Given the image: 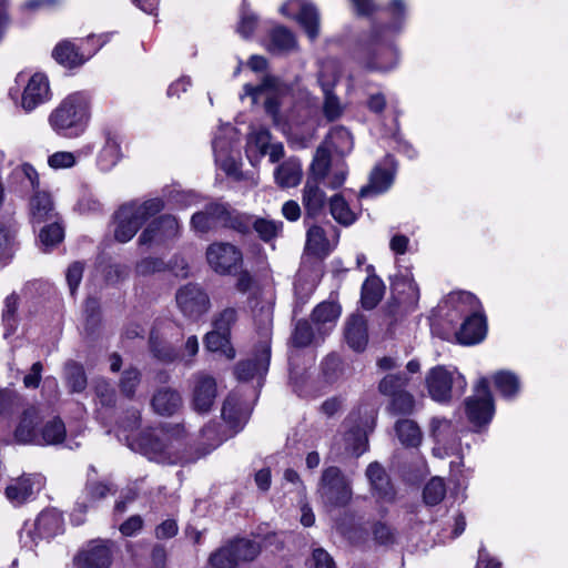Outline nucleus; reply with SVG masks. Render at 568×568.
I'll return each instance as SVG.
<instances>
[{
    "label": "nucleus",
    "instance_id": "obj_1",
    "mask_svg": "<svg viewBox=\"0 0 568 568\" xmlns=\"http://www.w3.org/2000/svg\"><path fill=\"white\" fill-rule=\"evenodd\" d=\"M140 422L139 410L129 412L119 426L118 437L124 439L132 450L144 455L150 460L168 464L185 460L182 455L184 429L180 425L145 430L135 436L133 432L139 428Z\"/></svg>",
    "mask_w": 568,
    "mask_h": 568
},
{
    "label": "nucleus",
    "instance_id": "obj_2",
    "mask_svg": "<svg viewBox=\"0 0 568 568\" xmlns=\"http://www.w3.org/2000/svg\"><path fill=\"white\" fill-rule=\"evenodd\" d=\"M42 422L39 406L26 404L16 392L0 390V443L34 445Z\"/></svg>",
    "mask_w": 568,
    "mask_h": 568
},
{
    "label": "nucleus",
    "instance_id": "obj_3",
    "mask_svg": "<svg viewBox=\"0 0 568 568\" xmlns=\"http://www.w3.org/2000/svg\"><path fill=\"white\" fill-rule=\"evenodd\" d=\"M92 110L91 95L75 91L63 98L48 115L52 132L63 139L82 136L90 124Z\"/></svg>",
    "mask_w": 568,
    "mask_h": 568
},
{
    "label": "nucleus",
    "instance_id": "obj_4",
    "mask_svg": "<svg viewBox=\"0 0 568 568\" xmlns=\"http://www.w3.org/2000/svg\"><path fill=\"white\" fill-rule=\"evenodd\" d=\"M394 37L369 28L362 33L355 50V60L364 70L381 74L397 69L400 51Z\"/></svg>",
    "mask_w": 568,
    "mask_h": 568
},
{
    "label": "nucleus",
    "instance_id": "obj_5",
    "mask_svg": "<svg viewBox=\"0 0 568 568\" xmlns=\"http://www.w3.org/2000/svg\"><path fill=\"white\" fill-rule=\"evenodd\" d=\"M161 197L133 200L122 204L114 213V239L120 243L131 241L150 219L164 209Z\"/></svg>",
    "mask_w": 568,
    "mask_h": 568
},
{
    "label": "nucleus",
    "instance_id": "obj_6",
    "mask_svg": "<svg viewBox=\"0 0 568 568\" xmlns=\"http://www.w3.org/2000/svg\"><path fill=\"white\" fill-rule=\"evenodd\" d=\"M241 99L251 98L252 104L263 102L265 112L272 118L273 123L282 132L292 130L294 120L281 114L282 98L287 93L288 88L278 78L265 75L257 85L245 84Z\"/></svg>",
    "mask_w": 568,
    "mask_h": 568
},
{
    "label": "nucleus",
    "instance_id": "obj_7",
    "mask_svg": "<svg viewBox=\"0 0 568 568\" xmlns=\"http://www.w3.org/2000/svg\"><path fill=\"white\" fill-rule=\"evenodd\" d=\"M481 308L479 300L470 292H452L437 306L432 316V328L439 334V329L450 331L462 318L470 312ZM445 337L446 332L440 333Z\"/></svg>",
    "mask_w": 568,
    "mask_h": 568
},
{
    "label": "nucleus",
    "instance_id": "obj_8",
    "mask_svg": "<svg viewBox=\"0 0 568 568\" xmlns=\"http://www.w3.org/2000/svg\"><path fill=\"white\" fill-rule=\"evenodd\" d=\"M14 84L10 88L9 95L13 101H19L20 108L26 113L34 111L52 98L49 79L42 72H19Z\"/></svg>",
    "mask_w": 568,
    "mask_h": 568
},
{
    "label": "nucleus",
    "instance_id": "obj_9",
    "mask_svg": "<svg viewBox=\"0 0 568 568\" xmlns=\"http://www.w3.org/2000/svg\"><path fill=\"white\" fill-rule=\"evenodd\" d=\"M425 385L433 400L447 404L464 394L467 381L456 367L437 365L426 373Z\"/></svg>",
    "mask_w": 568,
    "mask_h": 568
},
{
    "label": "nucleus",
    "instance_id": "obj_10",
    "mask_svg": "<svg viewBox=\"0 0 568 568\" xmlns=\"http://www.w3.org/2000/svg\"><path fill=\"white\" fill-rule=\"evenodd\" d=\"M237 144V130L230 123H222L215 131L212 140L215 163L227 175L240 179V153Z\"/></svg>",
    "mask_w": 568,
    "mask_h": 568
},
{
    "label": "nucleus",
    "instance_id": "obj_11",
    "mask_svg": "<svg viewBox=\"0 0 568 568\" xmlns=\"http://www.w3.org/2000/svg\"><path fill=\"white\" fill-rule=\"evenodd\" d=\"M112 36V32L92 34L82 40L79 45L68 40L62 41L53 49L52 57L64 67H80L108 43Z\"/></svg>",
    "mask_w": 568,
    "mask_h": 568
},
{
    "label": "nucleus",
    "instance_id": "obj_12",
    "mask_svg": "<svg viewBox=\"0 0 568 568\" xmlns=\"http://www.w3.org/2000/svg\"><path fill=\"white\" fill-rule=\"evenodd\" d=\"M465 413L475 432H481L493 420L495 403L487 377L477 381L475 394L465 400Z\"/></svg>",
    "mask_w": 568,
    "mask_h": 568
},
{
    "label": "nucleus",
    "instance_id": "obj_13",
    "mask_svg": "<svg viewBox=\"0 0 568 568\" xmlns=\"http://www.w3.org/2000/svg\"><path fill=\"white\" fill-rule=\"evenodd\" d=\"M318 494L326 507H345L352 499L351 480L335 466L323 470Z\"/></svg>",
    "mask_w": 568,
    "mask_h": 568
},
{
    "label": "nucleus",
    "instance_id": "obj_14",
    "mask_svg": "<svg viewBox=\"0 0 568 568\" xmlns=\"http://www.w3.org/2000/svg\"><path fill=\"white\" fill-rule=\"evenodd\" d=\"M63 531L62 514L48 508L42 510L32 524H26L20 532V540L24 547L31 548L38 540L51 539Z\"/></svg>",
    "mask_w": 568,
    "mask_h": 568
},
{
    "label": "nucleus",
    "instance_id": "obj_15",
    "mask_svg": "<svg viewBox=\"0 0 568 568\" xmlns=\"http://www.w3.org/2000/svg\"><path fill=\"white\" fill-rule=\"evenodd\" d=\"M341 75L339 63L335 59H327L321 63L318 71V83L324 93L323 112L328 121L338 119L344 111L339 99L333 94V88Z\"/></svg>",
    "mask_w": 568,
    "mask_h": 568
},
{
    "label": "nucleus",
    "instance_id": "obj_16",
    "mask_svg": "<svg viewBox=\"0 0 568 568\" xmlns=\"http://www.w3.org/2000/svg\"><path fill=\"white\" fill-rule=\"evenodd\" d=\"M181 225L178 219L171 214L161 215L143 229L138 239L140 246H165L169 242L179 237Z\"/></svg>",
    "mask_w": 568,
    "mask_h": 568
},
{
    "label": "nucleus",
    "instance_id": "obj_17",
    "mask_svg": "<svg viewBox=\"0 0 568 568\" xmlns=\"http://www.w3.org/2000/svg\"><path fill=\"white\" fill-rule=\"evenodd\" d=\"M358 417L359 412L348 416L345 422L347 430L344 435L345 450L357 457L367 450V433L374 429L377 413L376 410H372L361 423H358Z\"/></svg>",
    "mask_w": 568,
    "mask_h": 568
},
{
    "label": "nucleus",
    "instance_id": "obj_18",
    "mask_svg": "<svg viewBox=\"0 0 568 568\" xmlns=\"http://www.w3.org/2000/svg\"><path fill=\"white\" fill-rule=\"evenodd\" d=\"M176 305L184 317L197 321L205 315L211 302L206 292L197 284H186L175 294Z\"/></svg>",
    "mask_w": 568,
    "mask_h": 568
},
{
    "label": "nucleus",
    "instance_id": "obj_19",
    "mask_svg": "<svg viewBox=\"0 0 568 568\" xmlns=\"http://www.w3.org/2000/svg\"><path fill=\"white\" fill-rule=\"evenodd\" d=\"M280 12L291 19L296 20L313 41L320 34V13L314 3L308 0H287Z\"/></svg>",
    "mask_w": 568,
    "mask_h": 568
},
{
    "label": "nucleus",
    "instance_id": "obj_20",
    "mask_svg": "<svg viewBox=\"0 0 568 568\" xmlns=\"http://www.w3.org/2000/svg\"><path fill=\"white\" fill-rule=\"evenodd\" d=\"M44 484L45 479L41 474H23L9 480L4 496L12 506L19 507L33 500Z\"/></svg>",
    "mask_w": 568,
    "mask_h": 568
},
{
    "label": "nucleus",
    "instance_id": "obj_21",
    "mask_svg": "<svg viewBox=\"0 0 568 568\" xmlns=\"http://www.w3.org/2000/svg\"><path fill=\"white\" fill-rule=\"evenodd\" d=\"M206 261L214 272L231 274L242 265L243 256L235 245L215 242L206 250Z\"/></svg>",
    "mask_w": 568,
    "mask_h": 568
},
{
    "label": "nucleus",
    "instance_id": "obj_22",
    "mask_svg": "<svg viewBox=\"0 0 568 568\" xmlns=\"http://www.w3.org/2000/svg\"><path fill=\"white\" fill-rule=\"evenodd\" d=\"M386 22H374L372 29L378 30L389 37L398 38L405 30L409 7L406 0H388L382 8Z\"/></svg>",
    "mask_w": 568,
    "mask_h": 568
},
{
    "label": "nucleus",
    "instance_id": "obj_23",
    "mask_svg": "<svg viewBox=\"0 0 568 568\" xmlns=\"http://www.w3.org/2000/svg\"><path fill=\"white\" fill-rule=\"evenodd\" d=\"M432 434L436 442L433 449L436 456L457 455L462 458L463 448L460 443H457V430L450 420L434 418L432 420Z\"/></svg>",
    "mask_w": 568,
    "mask_h": 568
},
{
    "label": "nucleus",
    "instance_id": "obj_24",
    "mask_svg": "<svg viewBox=\"0 0 568 568\" xmlns=\"http://www.w3.org/2000/svg\"><path fill=\"white\" fill-rule=\"evenodd\" d=\"M396 171L397 166L394 158L386 155L374 166L369 175V182L366 186L362 187L359 196L368 197L386 192L394 182Z\"/></svg>",
    "mask_w": 568,
    "mask_h": 568
},
{
    "label": "nucleus",
    "instance_id": "obj_25",
    "mask_svg": "<svg viewBox=\"0 0 568 568\" xmlns=\"http://www.w3.org/2000/svg\"><path fill=\"white\" fill-rule=\"evenodd\" d=\"M9 190L24 197L41 189L40 174L29 162H22L11 169L7 178Z\"/></svg>",
    "mask_w": 568,
    "mask_h": 568
},
{
    "label": "nucleus",
    "instance_id": "obj_26",
    "mask_svg": "<svg viewBox=\"0 0 568 568\" xmlns=\"http://www.w3.org/2000/svg\"><path fill=\"white\" fill-rule=\"evenodd\" d=\"M392 292L399 308L412 312L419 301V288L410 271L398 272L392 277Z\"/></svg>",
    "mask_w": 568,
    "mask_h": 568
},
{
    "label": "nucleus",
    "instance_id": "obj_27",
    "mask_svg": "<svg viewBox=\"0 0 568 568\" xmlns=\"http://www.w3.org/2000/svg\"><path fill=\"white\" fill-rule=\"evenodd\" d=\"M36 446H58L63 445L69 449H74L80 446L72 436L67 435V429L63 420L59 417H52L47 422H42L40 432L36 439Z\"/></svg>",
    "mask_w": 568,
    "mask_h": 568
},
{
    "label": "nucleus",
    "instance_id": "obj_28",
    "mask_svg": "<svg viewBox=\"0 0 568 568\" xmlns=\"http://www.w3.org/2000/svg\"><path fill=\"white\" fill-rule=\"evenodd\" d=\"M271 346L265 338L262 341L255 351L254 359H248L237 364L235 375L240 381H248L254 377H263L270 366Z\"/></svg>",
    "mask_w": 568,
    "mask_h": 568
},
{
    "label": "nucleus",
    "instance_id": "obj_29",
    "mask_svg": "<svg viewBox=\"0 0 568 568\" xmlns=\"http://www.w3.org/2000/svg\"><path fill=\"white\" fill-rule=\"evenodd\" d=\"M111 549L105 540H92L74 557L77 568H109Z\"/></svg>",
    "mask_w": 568,
    "mask_h": 568
},
{
    "label": "nucleus",
    "instance_id": "obj_30",
    "mask_svg": "<svg viewBox=\"0 0 568 568\" xmlns=\"http://www.w3.org/2000/svg\"><path fill=\"white\" fill-rule=\"evenodd\" d=\"M206 207L216 227H231L241 233H246L250 230L251 216L237 212L227 204L212 202Z\"/></svg>",
    "mask_w": 568,
    "mask_h": 568
},
{
    "label": "nucleus",
    "instance_id": "obj_31",
    "mask_svg": "<svg viewBox=\"0 0 568 568\" xmlns=\"http://www.w3.org/2000/svg\"><path fill=\"white\" fill-rule=\"evenodd\" d=\"M217 389L215 379L204 373L193 377L192 405L197 413H207L216 398Z\"/></svg>",
    "mask_w": 568,
    "mask_h": 568
},
{
    "label": "nucleus",
    "instance_id": "obj_32",
    "mask_svg": "<svg viewBox=\"0 0 568 568\" xmlns=\"http://www.w3.org/2000/svg\"><path fill=\"white\" fill-rule=\"evenodd\" d=\"M487 334L486 317L481 308L477 312H470L460 325V328L455 333L456 339L459 344L470 346L476 345L484 341Z\"/></svg>",
    "mask_w": 568,
    "mask_h": 568
},
{
    "label": "nucleus",
    "instance_id": "obj_33",
    "mask_svg": "<svg viewBox=\"0 0 568 568\" xmlns=\"http://www.w3.org/2000/svg\"><path fill=\"white\" fill-rule=\"evenodd\" d=\"M324 178L308 176L302 190V203L307 217L318 216L326 204V194L322 186Z\"/></svg>",
    "mask_w": 568,
    "mask_h": 568
},
{
    "label": "nucleus",
    "instance_id": "obj_34",
    "mask_svg": "<svg viewBox=\"0 0 568 568\" xmlns=\"http://www.w3.org/2000/svg\"><path fill=\"white\" fill-rule=\"evenodd\" d=\"M28 196L29 216L32 224H41L54 216L53 201L47 190L39 189Z\"/></svg>",
    "mask_w": 568,
    "mask_h": 568
},
{
    "label": "nucleus",
    "instance_id": "obj_35",
    "mask_svg": "<svg viewBox=\"0 0 568 568\" xmlns=\"http://www.w3.org/2000/svg\"><path fill=\"white\" fill-rule=\"evenodd\" d=\"M250 412L236 394H231L223 403L222 417L231 429L230 436L239 433L248 419Z\"/></svg>",
    "mask_w": 568,
    "mask_h": 568
},
{
    "label": "nucleus",
    "instance_id": "obj_36",
    "mask_svg": "<svg viewBox=\"0 0 568 568\" xmlns=\"http://www.w3.org/2000/svg\"><path fill=\"white\" fill-rule=\"evenodd\" d=\"M341 315V307L334 302L318 304L312 314V322L316 326L318 336L327 335L335 326Z\"/></svg>",
    "mask_w": 568,
    "mask_h": 568
},
{
    "label": "nucleus",
    "instance_id": "obj_37",
    "mask_svg": "<svg viewBox=\"0 0 568 568\" xmlns=\"http://www.w3.org/2000/svg\"><path fill=\"white\" fill-rule=\"evenodd\" d=\"M366 477L371 484L373 494L381 500H392L394 497L390 480L378 463H371L366 469Z\"/></svg>",
    "mask_w": 568,
    "mask_h": 568
},
{
    "label": "nucleus",
    "instance_id": "obj_38",
    "mask_svg": "<svg viewBox=\"0 0 568 568\" xmlns=\"http://www.w3.org/2000/svg\"><path fill=\"white\" fill-rule=\"evenodd\" d=\"M271 134L264 128H257L251 131L246 140L245 153L253 166H256L261 159L266 155L270 145Z\"/></svg>",
    "mask_w": 568,
    "mask_h": 568
},
{
    "label": "nucleus",
    "instance_id": "obj_39",
    "mask_svg": "<svg viewBox=\"0 0 568 568\" xmlns=\"http://www.w3.org/2000/svg\"><path fill=\"white\" fill-rule=\"evenodd\" d=\"M345 338L347 344L357 352L363 351L367 345V325L363 315H352L346 324Z\"/></svg>",
    "mask_w": 568,
    "mask_h": 568
},
{
    "label": "nucleus",
    "instance_id": "obj_40",
    "mask_svg": "<svg viewBox=\"0 0 568 568\" xmlns=\"http://www.w3.org/2000/svg\"><path fill=\"white\" fill-rule=\"evenodd\" d=\"M491 381L496 390L507 400H514L520 393V378L511 371H498L491 375Z\"/></svg>",
    "mask_w": 568,
    "mask_h": 568
},
{
    "label": "nucleus",
    "instance_id": "obj_41",
    "mask_svg": "<svg viewBox=\"0 0 568 568\" xmlns=\"http://www.w3.org/2000/svg\"><path fill=\"white\" fill-rule=\"evenodd\" d=\"M182 404L181 395L171 388L159 389L151 399L154 413L162 416L173 415Z\"/></svg>",
    "mask_w": 568,
    "mask_h": 568
},
{
    "label": "nucleus",
    "instance_id": "obj_42",
    "mask_svg": "<svg viewBox=\"0 0 568 568\" xmlns=\"http://www.w3.org/2000/svg\"><path fill=\"white\" fill-rule=\"evenodd\" d=\"M121 156V145L118 136L108 133L97 158L99 169L103 172L111 171L119 163Z\"/></svg>",
    "mask_w": 568,
    "mask_h": 568
},
{
    "label": "nucleus",
    "instance_id": "obj_43",
    "mask_svg": "<svg viewBox=\"0 0 568 568\" xmlns=\"http://www.w3.org/2000/svg\"><path fill=\"white\" fill-rule=\"evenodd\" d=\"M275 182L281 187H294L302 179V163L296 158H290L280 164L274 172Z\"/></svg>",
    "mask_w": 568,
    "mask_h": 568
},
{
    "label": "nucleus",
    "instance_id": "obj_44",
    "mask_svg": "<svg viewBox=\"0 0 568 568\" xmlns=\"http://www.w3.org/2000/svg\"><path fill=\"white\" fill-rule=\"evenodd\" d=\"M296 47L294 34L285 27H276L270 33L267 50L272 53H282Z\"/></svg>",
    "mask_w": 568,
    "mask_h": 568
},
{
    "label": "nucleus",
    "instance_id": "obj_45",
    "mask_svg": "<svg viewBox=\"0 0 568 568\" xmlns=\"http://www.w3.org/2000/svg\"><path fill=\"white\" fill-rule=\"evenodd\" d=\"M384 288L385 286L379 277L375 275L368 276L362 286L361 302L363 307L367 310L374 308L382 300Z\"/></svg>",
    "mask_w": 568,
    "mask_h": 568
},
{
    "label": "nucleus",
    "instance_id": "obj_46",
    "mask_svg": "<svg viewBox=\"0 0 568 568\" xmlns=\"http://www.w3.org/2000/svg\"><path fill=\"white\" fill-rule=\"evenodd\" d=\"M306 251L316 256H326L332 251L329 241L321 226L313 225L306 235Z\"/></svg>",
    "mask_w": 568,
    "mask_h": 568
},
{
    "label": "nucleus",
    "instance_id": "obj_47",
    "mask_svg": "<svg viewBox=\"0 0 568 568\" xmlns=\"http://www.w3.org/2000/svg\"><path fill=\"white\" fill-rule=\"evenodd\" d=\"M63 378L72 393H81L85 389L88 381L81 364L68 361L64 364Z\"/></svg>",
    "mask_w": 568,
    "mask_h": 568
},
{
    "label": "nucleus",
    "instance_id": "obj_48",
    "mask_svg": "<svg viewBox=\"0 0 568 568\" xmlns=\"http://www.w3.org/2000/svg\"><path fill=\"white\" fill-rule=\"evenodd\" d=\"M204 343L206 349L210 352H220L227 359H233L235 357V349L230 343V334H226L225 332L213 329L205 335Z\"/></svg>",
    "mask_w": 568,
    "mask_h": 568
},
{
    "label": "nucleus",
    "instance_id": "obj_49",
    "mask_svg": "<svg viewBox=\"0 0 568 568\" xmlns=\"http://www.w3.org/2000/svg\"><path fill=\"white\" fill-rule=\"evenodd\" d=\"M395 430L400 443L407 447H417L422 442V430L412 419H399Z\"/></svg>",
    "mask_w": 568,
    "mask_h": 568
},
{
    "label": "nucleus",
    "instance_id": "obj_50",
    "mask_svg": "<svg viewBox=\"0 0 568 568\" xmlns=\"http://www.w3.org/2000/svg\"><path fill=\"white\" fill-rule=\"evenodd\" d=\"M410 378L405 373L387 374L378 383V392L388 398L406 390Z\"/></svg>",
    "mask_w": 568,
    "mask_h": 568
},
{
    "label": "nucleus",
    "instance_id": "obj_51",
    "mask_svg": "<svg viewBox=\"0 0 568 568\" xmlns=\"http://www.w3.org/2000/svg\"><path fill=\"white\" fill-rule=\"evenodd\" d=\"M85 500H78L77 507L80 511L84 513L95 501L106 497L109 494H113L112 485L105 483H93L89 481L85 487Z\"/></svg>",
    "mask_w": 568,
    "mask_h": 568
},
{
    "label": "nucleus",
    "instance_id": "obj_52",
    "mask_svg": "<svg viewBox=\"0 0 568 568\" xmlns=\"http://www.w3.org/2000/svg\"><path fill=\"white\" fill-rule=\"evenodd\" d=\"M325 142L332 150L342 155L351 152L353 149V136L351 132L343 126L333 128Z\"/></svg>",
    "mask_w": 568,
    "mask_h": 568
},
{
    "label": "nucleus",
    "instance_id": "obj_53",
    "mask_svg": "<svg viewBox=\"0 0 568 568\" xmlns=\"http://www.w3.org/2000/svg\"><path fill=\"white\" fill-rule=\"evenodd\" d=\"M17 226L12 222H0V260L6 263L12 257L16 246Z\"/></svg>",
    "mask_w": 568,
    "mask_h": 568
},
{
    "label": "nucleus",
    "instance_id": "obj_54",
    "mask_svg": "<svg viewBox=\"0 0 568 568\" xmlns=\"http://www.w3.org/2000/svg\"><path fill=\"white\" fill-rule=\"evenodd\" d=\"M331 214L336 222L343 225H351L355 222L357 214L349 207L345 199L336 194L329 201Z\"/></svg>",
    "mask_w": 568,
    "mask_h": 568
},
{
    "label": "nucleus",
    "instance_id": "obj_55",
    "mask_svg": "<svg viewBox=\"0 0 568 568\" xmlns=\"http://www.w3.org/2000/svg\"><path fill=\"white\" fill-rule=\"evenodd\" d=\"M324 336H318L317 328H313V326L304 320H301L296 323L295 329L292 336L293 344L297 347H306L313 343H317L320 339H323Z\"/></svg>",
    "mask_w": 568,
    "mask_h": 568
},
{
    "label": "nucleus",
    "instance_id": "obj_56",
    "mask_svg": "<svg viewBox=\"0 0 568 568\" xmlns=\"http://www.w3.org/2000/svg\"><path fill=\"white\" fill-rule=\"evenodd\" d=\"M229 544L237 562L253 560L261 551L258 542L246 538H237Z\"/></svg>",
    "mask_w": 568,
    "mask_h": 568
},
{
    "label": "nucleus",
    "instance_id": "obj_57",
    "mask_svg": "<svg viewBox=\"0 0 568 568\" xmlns=\"http://www.w3.org/2000/svg\"><path fill=\"white\" fill-rule=\"evenodd\" d=\"M64 237V230L58 222H52L40 230L39 240L44 252L50 251Z\"/></svg>",
    "mask_w": 568,
    "mask_h": 568
},
{
    "label": "nucleus",
    "instance_id": "obj_58",
    "mask_svg": "<svg viewBox=\"0 0 568 568\" xmlns=\"http://www.w3.org/2000/svg\"><path fill=\"white\" fill-rule=\"evenodd\" d=\"M18 308V296L14 294L9 295L4 301V308L2 312V323L4 326V338H8L14 333L17 328L16 312Z\"/></svg>",
    "mask_w": 568,
    "mask_h": 568
},
{
    "label": "nucleus",
    "instance_id": "obj_59",
    "mask_svg": "<svg viewBox=\"0 0 568 568\" xmlns=\"http://www.w3.org/2000/svg\"><path fill=\"white\" fill-rule=\"evenodd\" d=\"M79 156V152L57 151L48 156L47 164L54 171L67 170L77 165Z\"/></svg>",
    "mask_w": 568,
    "mask_h": 568
},
{
    "label": "nucleus",
    "instance_id": "obj_60",
    "mask_svg": "<svg viewBox=\"0 0 568 568\" xmlns=\"http://www.w3.org/2000/svg\"><path fill=\"white\" fill-rule=\"evenodd\" d=\"M251 225H253L254 230L263 241L268 242L281 233L283 223L261 217L255 219L254 221L251 220Z\"/></svg>",
    "mask_w": 568,
    "mask_h": 568
},
{
    "label": "nucleus",
    "instance_id": "obj_61",
    "mask_svg": "<svg viewBox=\"0 0 568 568\" xmlns=\"http://www.w3.org/2000/svg\"><path fill=\"white\" fill-rule=\"evenodd\" d=\"M256 26H257V16L254 14L250 10L247 1L243 0L241 11H240V21H239L237 29H236L237 33L242 38L247 39L253 34Z\"/></svg>",
    "mask_w": 568,
    "mask_h": 568
},
{
    "label": "nucleus",
    "instance_id": "obj_62",
    "mask_svg": "<svg viewBox=\"0 0 568 568\" xmlns=\"http://www.w3.org/2000/svg\"><path fill=\"white\" fill-rule=\"evenodd\" d=\"M331 150L332 148L324 142L316 150L312 166H311V175L316 178H325L326 171L328 170L329 160H331Z\"/></svg>",
    "mask_w": 568,
    "mask_h": 568
},
{
    "label": "nucleus",
    "instance_id": "obj_63",
    "mask_svg": "<svg viewBox=\"0 0 568 568\" xmlns=\"http://www.w3.org/2000/svg\"><path fill=\"white\" fill-rule=\"evenodd\" d=\"M446 495L444 480L439 477L432 478L425 486L423 491L424 501L434 506L439 504Z\"/></svg>",
    "mask_w": 568,
    "mask_h": 568
},
{
    "label": "nucleus",
    "instance_id": "obj_64",
    "mask_svg": "<svg viewBox=\"0 0 568 568\" xmlns=\"http://www.w3.org/2000/svg\"><path fill=\"white\" fill-rule=\"evenodd\" d=\"M210 564L213 568H234L239 562L230 544H227L211 555Z\"/></svg>",
    "mask_w": 568,
    "mask_h": 568
}]
</instances>
